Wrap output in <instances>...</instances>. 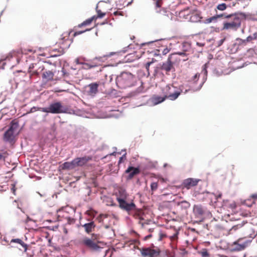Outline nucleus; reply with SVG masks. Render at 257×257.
Segmentation results:
<instances>
[{
  "label": "nucleus",
  "instance_id": "6e6d98bb",
  "mask_svg": "<svg viewBox=\"0 0 257 257\" xmlns=\"http://www.w3.org/2000/svg\"><path fill=\"white\" fill-rule=\"evenodd\" d=\"M222 196V194L221 193L219 194L217 196H216V199H218V198H221Z\"/></svg>",
  "mask_w": 257,
  "mask_h": 257
},
{
  "label": "nucleus",
  "instance_id": "2eb2a0df",
  "mask_svg": "<svg viewBox=\"0 0 257 257\" xmlns=\"http://www.w3.org/2000/svg\"><path fill=\"white\" fill-rule=\"evenodd\" d=\"M91 156H84L81 158H77L74 159L76 167H81L86 164L89 161L92 160Z\"/></svg>",
  "mask_w": 257,
  "mask_h": 257
},
{
  "label": "nucleus",
  "instance_id": "473e14b6",
  "mask_svg": "<svg viewBox=\"0 0 257 257\" xmlns=\"http://www.w3.org/2000/svg\"><path fill=\"white\" fill-rule=\"evenodd\" d=\"M200 75L199 73H196L193 77L189 80V81L195 83L199 79Z\"/></svg>",
  "mask_w": 257,
  "mask_h": 257
},
{
  "label": "nucleus",
  "instance_id": "338daca9",
  "mask_svg": "<svg viewBox=\"0 0 257 257\" xmlns=\"http://www.w3.org/2000/svg\"><path fill=\"white\" fill-rule=\"evenodd\" d=\"M153 229H149V231L152 232L153 231Z\"/></svg>",
  "mask_w": 257,
  "mask_h": 257
},
{
  "label": "nucleus",
  "instance_id": "603ef678",
  "mask_svg": "<svg viewBox=\"0 0 257 257\" xmlns=\"http://www.w3.org/2000/svg\"><path fill=\"white\" fill-rule=\"evenodd\" d=\"M251 197L254 199H257V194H252Z\"/></svg>",
  "mask_w": 257,
  "mask_h": 257
},
{
  "label": "nucleus",
  "instance_id": "c85d7f7f",
  "mask_svg": "<svg viewBox=\"0 0 257 257\" xmlns=\"http://www.w3.org/2000/svg\"><path fill=\"white\" fill-rule=\"evenodd\" d=\"M194 211L198 215H202L204 213L203 209L198 206H196L194 208Z\"/></svg>",
  "mask_w": 257,
  "mask_h": 257
},
{
  "label": "nucleus",
  "instance_id": "aec40b11",
  "mask_svg": "<svg viewBox=\"0 0 257 257\" xmlns=\"http://www.w3.org/2000/svg\"><path fill=\"white\" fill-rule=\"evenodd\" d=\"M54 74V72L50 70H47L43 72L42 74V78L47 81H52L53 80Z\"/></svg>",
  "mask_w": 257,
  "mask_h": 257
},
{
  "label": "nucleus",
  "instance_id": "cd10ccee",
  "mask_svg": "<svg viewBox=\"0 0 257 257\" xmlns=\"http://www.w3.org/2000/svg\"><path fill=\"white\" fill-rule=\"evenodd\" d=\"M108 214H100L96 218V219L99 223H102L103 219L104 218H106L108 217Z\"/></svg>",
  "mask_w": 257,
  "mask_h": 257
},
{
  "label": "nucleus",
  "instance_id": "774afa93",
  "mask_svg": "<svg viewBox=\"0 0 257 257\" xmlns=\"http://www.w3.org/2000/svg\"><path fill=\"white\" fill-rule=\"evenodd\" d=\"M167 166V164H164V167H166Z\"/></svg>",
  "mask_w": 257,
  "mask_h": 257
},
{
  "label": "nucleus",
  "instance_id": "3c124183",
  "mask_svg": "<svg viewBox=\"0 0 257 257\" xmlns=\"http://www.w3.org/2000/svg\"><path fill=\"white\" fill-rule=\"evenodd\" d=\"M225 38H224V39H221V40H220V41H219V46H220V45H221L223 44V42H224V41H225Z\"/></svg>",
  "mask_w": 257,
  "mask_h": 257
},
{
  "label": "nucleus",
  "instance_id": "4468645a",
  "mask_svg": "<svg viewBox=\"0 0 257 257\" xmlns=\"http://www.w3.org/2000/svg\"><path fill=\"white\" fill-rule=\"evenodd\" d=\"M128 214L131 215H133L136 218H138L140 219L139 223L141 224L142 226L144 225V223L142 222V220L144 219L142 217V216L144 214L143 211L141 209H139L137 208L136 205H135V208L130 211H126Z\"/></svg>",
  "mask_w": 257,
  "mask_h": 257
},
{
  "label": "nucleus",
  "instance_id": "9b49d317",
  "mask_svg": "<svg viewBox=\"0 0 257 257\" xmlns=\"http://www.w3.org/2000/svg\"><path fill=\"white\" fill-rule=\"evenodd\" d=\"M182 52H179L173 54H176L182 56H185L186 58L183 59V61H186L188 59L187 56L189 54V53L191 52V44L188 42H184L182 43Z\"/></svg>",
  "mask_w": 257,
  "mask_h": 257
},
{
  "label": "nucleus",
  "instance_id": "0e129e2a",
  "mask_svg": "<svg viewBox=\"0 0 257 257\" xmlns=\"http://www.w3.org/2000/svg\"><path fill=\"white\" fill-rule=\"evenodd\" d=\"M40 68H41V70H43L44 69V67L42 66L41 67H40Z\"/></svg>",
  "mask_w": 257,
  "mask_h": 257
},
{
  "label": "nucleus",
  "instance_id": "f3484780",
  "mask_svg": "<svg viewBox=\"0 0 257 257\" xmlns=\"http://www.w3.org/2000/svg\"><path fill=\"white\" fill-rule=\"evenodd\" d=\"M126 174H128L127 179H132L135 175L139 174L140 173V170L138 168H135L132 166H130L125 171Z\"/></svg>",
  "mask_w": 257,
  "mask_h": 257
},
{
  "label": "nucleus",
  "instance_id": "a878e982",
  "mask_svg": "<svg viewBox=\"0 0 257 257\" xmlns=\"http://www.w3.org/2000/svg\"><path fill=\"white\" fill-rule=\"evenodd\" d=\"M224 16H225L224 14H220V15H216V16H213L211 18H209L206 19V21L207 23H210L212 22H216L217 21V19H218L219 18H221V17H224Z\"/></svg>",
  "mask_w": 257,
  "mask_h": 257
},
{
  "label": "nucleus",
  "instance_id": "6ab92c4d",
  "mask_svg": "<svg viewBox=\"0 0 257 257\" xmlns=\"http://www.w3.org/2000/svg\"><path fill=\"white\" fill-rule=\"evenodd\" d=\"M191 10L187 8L186 9L182 10L179 12L178 16L180 19H184L186 21H189Z\"/></svg>",
  "mask_w": 257,
  "mask_h": 257
},
{
  "label": "nucleus",
  "instance_id": "0eeeda50",
  "mask_svg": "<svg viewBox=\"0 0 257 257\" xmlns=\"http://www.w3.org/2000/svg\"><path fill=\"white\" fill-rule=\"evenodd\" d=\"M176 54H172L169 55L167 61L162 64L160 68L162 70L164 71L166 75H169L170 72L174 69L173 64L174 62L173 60L176 59Z\"/></svg>",
  "mask_w": 257,
  "mask_h": 257
},
{
  "label": "nucleus",
  "instance_id": "c756f323",
  "mask_svg": "<svg viewBox=\"0 0 257 257\" xmlns=\"http://www.w3.org/2000/svg\"><path fill=\"white\" fill-rule=\"evenodd\" d=\"M96 12H97V16H94L95 17V20H96L98 18H101L103 17L105 15V13H103V12H102L99 10H97Z\"/></svg>",
  "mask_w": 257,
  "mask_h": 257
},
{
  "label": "nucleus",
  "instance_id": "e433bc0d",
  "mask_svg": "<svg viewBox=\"0 0 257 257\" xmlns=\"http://www.w3.org/2000/svg\"><path fill=\"white\" fill-rule=\"evenodd\" d=\"M200 254H201L202 257H208L209 254L207 250L206 249H203L202 251L200 252Z\"/></svg>",
  "mask_w": 257,
  "mask_h": 257
},
{
  "label": "nucleus",
  "instance_id": "a211bd4d",
  "mask_svg": "<svg viewBox=\"0 0 257 257\" xmlns=\"http://www.w3.org/2000/svg\"><path fill=\"white\" fill-rule=\"evenodd\" d=\"M58 217H64L65 219L67 220V223L69 224L74 223L75 222V220L74 218L68 216V215H65L66 211L64 208L60 209L57 211Z\"/></svg>",
  "mask_w": 257,
  "mask_h": 257
},
{
  "label": "nucleus",
  "instance_id": "09e8293b",
  "mask_svg": "<svg viewBox=\"0 0 257 257\" xmlns=\"http://www.w3.org/2000/svg\"><path fill=\"white\" fill-rule=\"evenodd\" d=\"M181 204H184L185 205V207H187V208L189 207V206H190L189 203L188 202H186V201L182 202Z\"/></svg>",
  "mask_w": 257,
  "mask_h": 257
},
{
  "label": "nucleus",
  "instance_id": "f03ea898",
  "mask_svg": "<svg viewBox=\"0 0 257 257\" xmlns=\"http://www.w3.org/2000/svg\"><path fill=\"white\" fill-rule=\"evenodd\" d=\"M136 82V77L130 72H122L116 78V84L121 89L133 86Z\"/></svg>",
  "mask_w": 257,
  "mask_h": 257
},
{
  "label": "nucleus",
  "instance_id": "37998d69",
  "mask_svg": "<svg viewBox=\"0 0 257 257\" xmlns=\"http://www.w3.org/2000/svg\"><path fill=\"white\" fill-rule=\"evenodd\" d=\"M99 235L97 234H93L92 235V240H95L96 239H99Z\"/></svg>",
  "mask_w": 257,
  "mask_h": 257
},
{
  "label": "nucleus",
  "instance_id": "49530a36",
  "mask_svg": "<svg viewBox=\"0 0 257 257\" xmlns=\"http://www.w3.org/2000/svg\"><path fill=\"white\" fill-rule=\"evenodd\" d=\"M11 190L13 192V193L15 194V192H16V187H15V184H12V187L11 188Z\"/></svg>",
  "mask_w": 257,
  "mask_h": 257
},
{
  "label": "nucleus",
  "instance_id": "4be33fe9",
  "mask_svg": "<svg viewBox=\"0 0 257 257\" xmlns=\"http://www.w3.org/2000/svg\"><path fill=\"white\" fill-rule=\"evenodd\" d=\"M61 167L63 170H72L76 167L74 160H73L71 162H65L62 165Z\"/></svg>",
  "mask_w": 257,
  "mask_h": 257
},
{
  "label": "nucleus",
  "instance_id": "69168bd1",
  "mask_svg": "<svg viewBox=\"0 0 257 257\" xmlns=\"http://www.w3.org/2000/svg\"><path fill=\"white\" fill-rule=\"evenodd\" d=\"M109 227V226L108 225H107L105 226V228H108Z\"/></svg>",
  "mask_w": 257,
  "mask_h": 257
},
{
  "label": "nucleus",
  "instance_id": "b1692460",
  "mask_svg": "<svg viewBox=\"0 0 257 257\" xmlns=\"http://www.w3.org/2000/svg\"><path fill=\"white\" fill-rule=\"evenodd\" d=\"M166 99V97L163 94L162 96H159L158 95H154L152 97L153 102L155 104H158L161 102H162Z\"/></svg>",
  "mask_w": 257,
  "mask_h": 257
},
{
  "label": "nucleus",
  "instance_id": "39448f33",
  "mask_svg": "<svg viewBox=\"0 0 257 257\" xmlns=\"http://www.w3.org/2000/svg\"><path fill=\"white\" fill-rule=\"evenodd\" d=\"M18 126L19 123L17 120L12 121L10 127L4 135L3 140L5 142L10 143L14 142L16 136L15 133L18 130Z\"/></svg>",
  "mask_w": 257,
  "mask_h": 257
},
{
  "label": "nucleus",
  "instance_id": "ea45409f",
  "mask_svg": "<svg viewBox=\"0 0 257 257\" xmlns=\"http://www.w3.org/2000/svg\"><path fill=\"white\" fill-rule=\"evenodd\" d=\"M126 154H124V155H123L120 158H119V161H118V165H119L120 164H121V163H123L124 162V161L125 160H126Z\"/></svg>",
  "mask_w": 257,
  "mask_h": 257
},
{
  "label": "nucleus",
  "instance_id": "1a4fd4ad",
  "mask_svg": "<svg viewBox=\"0 0 257 257\" xmlns=\"http://www.w3.org/2000/svg\"><path fill=\"white\" fill-rule=\"evenodd\" d=\"M104 84L100 81L97 82L91 83L86 86L87 93L91 96H94L98 92V87L99 85Z\"/></svg>",
  "mask_w": 257,
  "mask_h": 257
},
{
  "label": "nucleus",
  "instance_id": "58836bf2",
  "mask_svg": "<svg viewBox=\"0 0 257 257\" xmlns=\"http://www.w3.org/2000/svg\"><path fill=\"white\" fill-rule=\"evenodd\" d=\"M156 60L155 59H154V58L152 59V61H150V62H148L146 64V69L149 71V67L155 61H156Z\"/></svg>",
  "mask_w": 257,
  "mask_h": 257
},
{
  "label": "nucleus",
  "instance_id": "4c0bfd02",
  "mask_svg": "<svg viewBox=\"0 0 257 257\" xmlns=\"http://www.w3.org/2000/svg\"><path fill=\"white\" fill-rule=\"evenodd\" d=\"M178 232H176L173 235L169 236V238L171 241H175L178 239Z\"/></svg>",
  "mask_w": 257,
  "mask_h": 257
},
{
  "label": "nucleus",
  "instance_id": "72a5a7b5",
  "mask_svg": "<svg viewBox=\"0 0 257 257\" xmlns=\"http://www.w3.org/2000/svg\"><path fill=\"white\" fill-rule=\"evenodd\" d=\"M241 225L240 224H237L236 225L233 226L230 230H229V233L232 234L234 231H236L238 229L241 227Z\"/></svg>",
  "mask_w": 257,
  "mask_h": 257
},
{
  "label": "nucleus",
  "instance_id": "412c9836",
  "mask_svg": "<svg viewBox=\"0 0 257 257\" xmlns=\"http://www.w3.org/2000/svg\"><path fill=\"white\" fill-rule=\"evenodd\" d=\"M82 226L84 228L85 231L87 233L89 234L94 229L95 227V224L93 221H91L89 223L83 224Z\"/></svg>",
  "mask_w": 257,
  "mask_h": 257
},
{
  "label": "nucleus",
  "instance_id": "dca6fc26",
  "mask_svg": "<svg viewBox=\"0 0 257 257\" xmlns=\"http://www.w3.org/2000/svg\"><path fill=\"white\" fill-rule=\"evenodd\" d=\"M201 19L200 13L196 10H191L189 21L192 23L199 22Z\"/></svg>",
  "mask_w": 257,
  "mask_h": 257
},
{
  "label": "nucleus",
  "instance_id": "6e6552de",
  "mask_svg": "<svg viewBox=\"0 0 257 257\" xmlns=\"http://www.w3.org/2000/svg\"><path fill=\"white\" fill-rule=\"evenodd\" d=\"M98 243H99V241L92 240L88 237L84 238L81 241L82 245L91 251H97L100 248L98 245Z\"/></svg>",
  "mask_w": 257,
  "mask_h": 257
},
{
  "label": "nucleus",
  "instance_id": "4d7b16f0",
  "mask_svg": "<svg viewBox=\"0 0 257 257\" xmlns=\"http://www.w3.org/2000/svg\"><path fill=\"white\" fill-rule=\"evenodd\" d=\"M112 54H112V53H110V54H109V55H104V56H103V57H106V58H107V57H109V56H111Z\"/></svg>",
  "mask_w": 257,
  "mask_h": 257
},
{
  "label": "nucleus",
  "instance_id": "5fc2aeb1",
  "mask_svg": "<svg viewBox=\"0 0 257 257\" xmlns=\"http://www.w3.org/2000/svg\"><path fill=\"white\" fill-rule=\"evenodd\" d=\"M168 50L167 49H164V50L163 51V53L164 54H166L168 52Z\"/></svg>",
  "mask_w": 257,
  "mask_h": 257
},
{
  "label": "nucleus",
  "instance_id": "393cba45",
  "mask_svg": "<svg viewBox=\"0 0 257 257\" xmlns=\"http://www.w3.org/2000/svg\"><path fill=\"white\" fill-rule=\"evenodd\" d=\"M11 242H15L21 244L24 248V251H26L28 248V245L27 244L25 243L21 239L17 238V239H12Z\"/></svg>",
  "mask_w": 257,
  "mask_h": 257
},
{
  "label": "nucleus",
  "instance_id": "8fccbe9b",
  "mask_svg": "<svg viewBox=\"0 0 257 257\" xmlns=\"http://www.w3.org/2000/svg\"><path fill=\"white\" fill-rule=\"evenodd\" d=\"M152 234H149L146 236L145 237V238H144V240H146L147 239H149V238H150L151 237H152Z\"/></svg>",
  "mask_w": 257,
  "mask_h": 257
},
{
  "label": "nucleus",
  "instance_id": "a19ab883",
  "mask_svg": "<svg viewBox=\"0 0 257 257\" xmlns=\"http://www.w3.org/2000/svg\"><path fill=\"white\" fill-rule=\"evenodd\" d=\"M91 30V29H86V30H84V31H77V32H75V33H74L73 36H77V35H80V34H82V33H83L85 32L86 31H89V30Z\"/></svg>",
  "mask_w": 257,
  "mask_h": 257
},
{
  "label": "nucleus",
  "instance_id": "a18cd8bd",
  "mask_svg": "<svg viewBox=\"0 0 257 257\" xmlns=\"http://www.w3.org/2000/svg\"><path fill=\"white\" fill-rule=\"evenodd\" d=\"M202 69H203V71H204V74L205 75L207 74V64H205L204 65H203V67H202Z\"/></svg>",
  "mask_w": 257,
  "mask_h": 257
},
{
  "label": "nucleus",
  "instance_id": "2f4dec72",
  "mask_svg": "<svg viewBox=\"0 0 257 257\" xmlns=\"http://www.w3.org/2000/svg\"><path fill=\"white\" fill-rule=\"evenodd\" d=\"M227 8V6L224 3H222V4H219L217 7H216V9L217 10H218L219 11H224L225 10H226V9Z\"/></svg>",
  "mask_w": 257,
  "mask_h": 257
},
{
  "label": "nucleus",
  "instance_id": "864d4df0",
  "mask_svg": "<svg viewBox=\"0 0 257 257\" xmlns=\"http://www.w3.org/2000/svg\"><path fill=\"white\" fill-rule=\"evenodd\" d=\"M132 55H133V57H132V58L134 57L135 56V54H129L127 55V57H131Z\"/></svg>",
  "mask_w": 257,
  "mask_h": 257
},
{
  "label": "nucleus",
  "instance_id": "f257e3e1",
  "mask_svg": "<svg viewBox=\"0 0 257 257\" xmlns=\"http://www.w3.org/2000/svg\"><path fill=\"white\" fill-rule=\"evenodd\" d=\"M115 196L120 209L125 211H130L135 208V204L133 200L128 199V194L123 188H119L115 193Z\"/></svg>",
  "mask_w": 257,
  "mask_h": 257
},
{
  "label": "nucleus",
  "instance_id": "5701e85b",
  "mask_svg": "<svg viewBox=\"0 0 257 257\" xmlns=\"http://www.w3.org/2000/svg\"><path fill=\"white\" fill-rule=\"evenodd\" d=\"M99 60H100V58H96L94 60V61H93L92 62L90 63H84V66H85L86 67V68H87L90 69L92 68H94V67H97L98 66H99L100 65V63L97 62H99Z\"/></svg>",
  "mask_w": 257,
  "mask_h": 257
},
{
  "label": "nucleus",
  "instance_id": "f8f14e48",
  "mask_svg": "<svg viewBox=\"0 0 257 257\" xmlns=\"http://www.w3.org/2000/svg\"><path fill=\"white\" fill-rule=\"evenodd\" d=\"M57 43H58V44L60 45V47L58 51V54H54V55H53V56L61 55L64 53V50L66 48H68L70 46V44L69 43L68 38L65 39V37H63L60 39L59 41L57 42Z\"/></svg>",
  "mask_w": 257,
  "mask_h": 257
},
{
  "label": "nucleus",
  "instance_id": "13d9d810",
  "mask_svg": "<svg viewBox=\"0 0 257 257\" xmlns=\"http://www.w3.org/2000/svg\"><path fill=\"white\" fill-rule=\"evenodd\" d=\"M34 110H36V107H33V108H31V112H33V111H34Z\"/></svg>",
  "mask_w": 257,
  "mask_h": 257
},
{
  "label": "nucleus",
  "instance_id": "bf43d9fd",
  "mask_svg": "<svg viewBox=\"0 0 257 257\" xmlns=\"http://www.w3.org/2000/svg\"><path fill=\"white\" fill-rule=\"evenodd\" d=\"M34 110H36V107H33V108H31V112H33V111H34Z\"/></svg>",
  "mask_w": 257,
  "mask_h": 257
},
{
  "label": "nucleus",
  "instance_id": "052dcab7",
  "mask_svg": "<svg viewBox=\"0 0 257 257\" xmlns=\"http://www.w3.org/2000/svg\"><path fill=\"white\" fill-rule=\"evenodd\" d=\"M165 236V235L163 234H161V236H160V238H161V239L164 237V236Z\"/></svg>",
  "mask_w": 257,
  "mask_h": 257
},
{
  "label": "nucleus",
  "instance_id": "9d476101",
  "mask_svg": "<svg viewBox=\"0 0 257 257\" xmlns=\"http://www.w3.org/2000/svg\"><path fill=\"white\" fill-rule=\"evenodd\" d=\"M199 181H200V179L192 178L185 179L182 184V188L190 189L191 188L197 186Z\"/></svg>",
  "mask_w": 257,
  "mask_h": 257
},
{
  "label": "nucleus",
  "instance_id": "423d86ee",
  "mask_svg": "<svg viewBox=\"0 0 257 257\" xmlns=\"http://www.w3.org/2000/svg\"><path fill=\"white\" fill-rule=\"evenodd\" d=\"M43 112L54 114L61 113L66 112V110L61 102H56L50 104L48 107L41 108Z\"/></svg>",
  "mask_w": 257,
  "mask_h": 257
},
{
  "label": "nucleus",
  "instance_id": "7c9ffc66",
  "mask_svg": "<svg viewBox=\"0 0 257 257\" xmlns=\"http://www.w3.org/2000/svg\"><path fill=\"white\" fill-rule=\"evenodd\" d=\"M235 244H237L236 249L238 250H241L244 249L246 246V243H244L243 244H238L237 242H235Z\"/></svg>",
  "mask_w": 257,
  "mask_h": 257
},
{
  "label": "nucleus",
  "instance_id": "79ce46f5",
  "mask_svg": "<svg viewBox=\"0 0 257 257\" xmlns=\"http://www.w3.org/2000/svg\"><path fill=\"white\" fill-rule=\"evenodd\" d=\"M162 5V0H157L156 2V6L158 8H160Z\"/></svg>",
  "mask_w": 257,
  "mask_h": 257
},
{
  "label": "nucleus",
  "instance_id": "680f3d73",
  "mask_svg": "<svg viewBox=\"0 0 257 257\" xmlns=\"http://www.w3.org/2000/svg\"><path fill=\"white\" fill-rule=\"evenodd\" d=\"M32 74H36V75H38V73L37 71H34L33 72Z\"/></svg>",
  "mask_w": 257,
  "mask_h": 257
},
{
  "label": "nucleus",
  "instance_id": "c9c22d12",
  "mask_svg": "<svg viewBox=\"0 0 257 257\" xmlns=\"http://www.w3.org/2000/svg\"><path fill=\"white\" fill-rule=\"evenodd\" d=\"M158 185L157 182H153L151 184V189L152 191L156 190L158 188Z\"/></svg>",
  "mask_w": 257,
  "mask_h": 257
},
{
  "label": "nucleus",
  "instance_id": "bb28decb",
  "mask_svg": "<svg viewBox=\"0 0 257 257\" xmlns=\"http://www.w3.org/2000/svg\"><path fill=\"white\" fill-rule=\"evenodd\" d=\"M95 16H93L91 18L86 20V21H84L83 23H82L80 24H79L78 27L79 28H81L83 26H87L90 25L92 22L95 19Z\"/></svg>",
  "mask_w": 257,
  "mask_h": 257
},
{
  "label": "nucleus",
  "instance_id": "7ed1b4c3",
  "mask_svg": "<svg viewBox=\"0 0 257 257\" xmlns=\"http://www.w3.org/2000/svg\"><path fill=\"white\" fill-rule=\"evenodd\" d=\"M225 18H230L228 22L223 23V30H237L241 26V17L238 15H225Z\"/></svg>",
  "mask_w": 257,
  "mask_h": 257
},
{
  "label": "nucleus",
  "instance_id": "de8ad7c7",
  "mask_svg": "<svg viewBox=\"0 0 257 257\" xmlns=\"http://www.w3.org/2000/svg\"><path fill=\"white\" fill-rule=\"evenodd\" d=\"M34 52L35 51H33L32 49H25L24 53L27 54V52Z\"/></svg>",
  "mask_w": 257,
  "mask_h": 257
},
{
  "label": "nucleus",
  "instance_id": "ddd939ff",
  "mask_svg": "<svg viewBox=\"0 0 257 257\" xmlns=\"http://www.w3.org/2000/svg\"><path fill=\"white\" fill-rule=\"evenodd\" d=\"M159 249H151L150 248H143L141 250V253L144 257H157L160 254Z\"/></svg>",
  "mask_w": 257,
  "mask_h": 257
},
{
  "label": "nucleus",
  "instance_id": "f704fd0d",
  "mask_svg": "<svg viewBox=\"0 0 257 257\" xmlns=\"http://www.w3.org/2000/svg\"><path fill=\"white\" fill-rule=\"evenodd\" d=\"M257 38V34L254 33L252 36H249L246 38V41L250 42L253 40H255Z\"/></svg>",
  "mask_w": 257,
  "mask_h": 257
},
{
  "label": "nucleus",
  "instance_id": "e2e57ef3",
  "mask_svg": "<svg viewBox=\"0 0 257 257\" xmlns=\"http://www.w3.org/2000/svg\"><path fill=\"white\" fill-rule=\"evenodd\" d=\"M152 53H153L154 55H158L156 51L152 52Z\"/></svg>",
  "mask_w": 257,
  "mask_h": 257
},
{
  "label": "nucleus",
  "instance_id": "c03bdc74",
  "mask_svg": "<svg viewBox=\"0 0 257 257\" xmlns=\"http://www.w3.org/2000/svg\"><path fill=\"white\" fill-rule=\"evenodd\" d=\"M6 153H0V161H5L6 156L5 155H6Z\"/></svg>",
  "mask_w": 257,
  "mask_h": 257
},
{
  "label": "nucleus",
  "instance_id": "20e7f679",
  "mask_svg": "<svg viewBox=\"0 0 257 257\" xmlns=\"http://www.w3.org/2000/svg\"><path fill=\"white\" fill-rule=\"evenodd\" d=\"M162 93L166 97L171 100H174L178 98L181 94V90L175 87L173 85H166L162 89Z\"/></svg>",
  "mask_w": 257,
  "mask_h": 257
}]
</instances>
